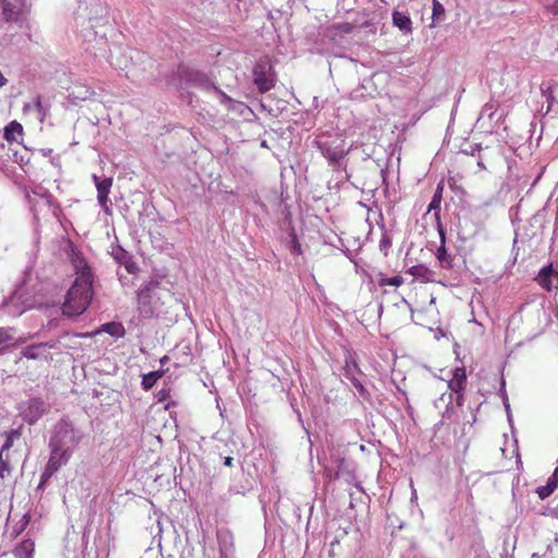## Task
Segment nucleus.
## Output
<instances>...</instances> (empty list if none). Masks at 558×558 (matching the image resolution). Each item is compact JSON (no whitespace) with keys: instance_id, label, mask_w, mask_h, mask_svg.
<instances>
[{"instance_id":"obj_1","label":"nucleus","mask_w":558,"mask_h":558,"mask_svg":"<svg viewBox=\"0 0 558 558\" xmlns=\"http://www.w3.org/2000/svg\"><path fill=\"white\" fill-rule=\"evenodd\" d=\"M94 296L93 280L77 277L66 292L62 313L68 317L82 315L89 306Z\"/></svg>"},{"instance_id":"obj_2","label":"nucleus","mask_w":558,"mask_h":558,"mask_svg":"<svg viewBox=\"0 0 558 558\" xmlns=\"http://www.w3.org/2000/svg\"><path fill=\"white\" fill-rule=\"evenodd\" d=\"M82 438V430L74 427L69 418L62 417L54 424L51 430L48 447L50 450L71 458Z\"/></svg>"},{"instance_id":"obj_3","label":"nucleus","mask_w":558,"mask_h":558,"mask_svg":"<svg viewBox=\"0 0 558 558\" xmlns=\"http://www.w3.org/2000/svg\"><path fill=\"white\" fill-rule=\"evenodd\" d=\"M314 146L327 159L333 171L342 170L345 173V179H350L345 159L348 150H345L344 142L342 140H330L329 136H319L315 140Z\"/></svg>"},{"instance_id":"obj_4","label":"nucleus","mask_w":558,"mask_h":558,"mask_svg":"<svg viewBox=\"0 0 558 558\" xmlns=\"http://www.w3.org/2000/svg\"><path fill=\"white\" fill-rule=\"evenodd\" d=\"M172 80L177 82L179 89H183L184 86H194L202 90H211L215 86V82L207 73L183 64L178 66Z\"/></svg>"},{"instance_id":"obj_5","label":"nucleus","mask_w":558,"mask_h":558,"mask_svg":"<svg viewBox=\"0 0 558 558\" xmlns=\"http://www.w3.org/2000/svg\"><path fill=\"white\" fill-rule=\"evenodd\" d=\"M160 286L157 277L142 283L136 292L137 312L142 318H151L157 314V294L156 291Z\"/></svg>"},{"instance_id":"obj_6","label":"nucleus","mask_w":558,"mask_h":558,"mask_svg":"<svg viewBox=\"0 0 558 558\" xmlns=\"http://www.w3.org/2000/svg\"><path fill=\"white\" fill-rule=\"evenodd\" d=\"M19 416L28 425H35L50 410L47 403L40 397H33L21 401L17 407Z\"/></svg>"},{"instance_id":"obj_7","label":"nucleus","mask_w":558,"mask_h":558,"mask_svg":"<svg viewBox=\"0 0 558 558\" xmlns=\"http://www.w3.org/2000/svg\"><path fill=\"white\" fill-rule=\"evenodd\" d=\"M271 69L267 60H259L253 68V81L260 93H266L274 87Z\"/></svg>"},{"instance_id":"obj_8","label":"nucleus","mask_w":558,"mask_h":558,"mask_svg":"<svg viewBox=\"0 0 558 558\" xmlns=\"http://www.w3.org/2000/svg\"><path fill=\"white\" fill-rule=\"evenodd\" d=\"M34 301L29 298H24L21 289H16L8 299L2 303V306L8 314L17 317L21 316L28 308L33 307Z\"/></svg>"},{"instance_id":"obj_9","label":"nucleus","mask_w":558,"mask_h":558,"mask_svg":"<svg viewBox=\"0 0 558 558\" xmlns=\"http://www.w3.org/2000/svg\"><path fill=\"white\" fill-rule=\"evenodd\" d=\"M360 373L361 371L357 366L355 354L348 353L344 359L342 376L355 387L363 398H365L368 393L364 385L357 378V374Z\"/></svg>"},{"instance_id":"obj_10","label":"nucleus","mask_w":558,"mask_h":558,"mask_svg":"<svg viewBox=\"0 0 558 558\" xmlns=\"http://www.w3.org/2000/svg\"><path fill=\"white\" fill-rule=\"evenodd\" d=\"M23 0H0V22L17 23L21 16Z\"/></svg>"},{"instance_id":"obj_11","label":"nucleus","mask_w":558,"mask_h":558,"mask_svg":"<svg viewBox=\"0 0 558 558\" xmlns=\"http://www.w3.org/2000/svg\"><path fill=\"white\" fill-rule=\"evenodd\" d=\"M92 179L97 189V201L99 206L105 213H109V193L112 187L113 179L107 177L100 178L95 173L92 175Z\"/></svg>"},{"instance_id":"obj_12","label":"nucleus","mask_w":558,"mask_h":558,"mask_svg":"<svg viewBox=\"0 0 558 558\" xmlns=\"http://www.w3.org/2000/svg\"><path fill=\"white\" fill-rule=\"evenodd\" d=\"M70 262L77 277H86V279L93 280L92 269L84 255L76 250L72 242H70Z\"/></svg>"},{"instance_id":"obj_13","label":"nucleus","mask_w":558,"mask_h":558,"mask_svg":"<svg viewBox=\"0 0 558 558\" xmlns=\"http://www.w3.org/2000/svg\"><path fill=\"white\" fill-rule=\"evenodd\" d=\"M111 256L118 264L124 266L129 274L134 275L140 270L132 255L120 245L112 247Z\"/></svg>"},{"instance_id":"obj_14","label":"nucleus","mask_w":558,"mask_h":558,"mask_svg":"<svg viewBox=\"0 0 558 558\" xmlns=\"http://www.w3.org/2000/svg\"><path fill=\"white\" fill-rule=\"evenodd\" d=\"M437 231L439 234L440 245L436 251V258L442 268L451 269L453 267V258L446 248V231L442 227V223H439V226H437Z\"/></svg>"},{"instance_id":"obj_15","label":"nucleus","mask_w":558,"mask_h":558,"mask_svg":"<svg viewBox=\"0 0 558 558\" xmlns=\"http://www.w3.org/2000/svg\"><path fill=\"white\" fill-rule=\"evenodd\" d=\"M541 93L547 101V112L558 107V82L554 80L545 81L541 84Z\"/></svg>"},{"instance_id":"obj_16","label":"nucleus","mask_w":558,"mask_h":558,"mask_svg":"<svg viewBox=\"0 0 558 558\" xmlns=\"http://www.w3.org/2000/svg\"><path fill=\"white\" fill-rule=\"evenodd\" d=\"M558 276V271L554 268L553 264H548L541 268L536 281L545 290L551 291L554 288L553 280Z\"/></svg>"},{"instance_id":"obj_17","label":"nucleus","mask_w":558,"mask_h":558,"mask_svg":"<svg viewBox=\"0 0 558 558\" xmlns=\"http://www.w3.org/2000/svg\"><path fill=\"white\" fill-rule=\"evenodd\" d=\"M70 460V457L62 453L50 450L49 460L45 466L44 472L52 476L62 465H65Z\"/></svg>"},{"instance_id":"obj_18","label":"nucleus","mask_w":558,"mask_h":558,"mask_svg":"<svg viewBox=\"0 0 558 558\" xmlns=\"http://www.w3.org/2000/svg\"><path fill=\"white\" fill-rule=\"evenodd\" d=\"M70 460V457L62 453L50 450L49 460L45 466L44 472L52 476L62 465H65Z\"/></svg>"},{"instance_id":"obj_19","label":"nucleus","mask_w":558,"mask_h":558,"mask_svg":"<svg viewBox=\"0 0 558 558\" xmlns=\"http://www.w3.org/2000/svg\"><path fill=\"white\" fill-rule=\"evenodd\" d=\"M219 555L234 554L233 535L228 530L217 531Z\"/></svg>"},{"instance_id":"obj_20","label":"nucleus","mask_w":558,"mask_h":558,"mask_svg":"<svg viewBox=\"0 0 558 558\" xmlns=\"http://www.w3.org/2000/svg\"><path fill=\"white\" fill-rule=\"evenodd\" d=\"M392 24L404 35L412 34V21L407 12L395 10L392 12Z\"/></svg>"},{"instance_id":"obj_21","label":"nucleus","mask_w":558,"mask_h":558,"mask_svg":"<svg viewBox=\"0 0 558 558\" xmlns=\"http://www.w3.org/2000/svg\"><path fill=\"white\" fill-rule=\"evenodd\" d=\"M558 486V465L555 468L553 474L548 477L547 482L543 486L536 488V494L539 499H546L549 497Z\"/></svg>"},{"instance_id":"obj_22","label":"nucleus","mask_w":558,"mask_h":558,"mask_svg":"<svg viewBox=\"0 0 558 558\" xmlns=\"http://www.w3.org/2000/svg\"><path fill=\"white\" fill-rule=\"evenodd\" d=\"M35 550V543L31 538L23 539L13 549V555L16 558H33Z\"/></svg>"},{"instance_id":"obj_23","label":"nucleus","mask_w":558,"mask_h":558,"mask_svg":"<svg viewBox=\"0 0 558 558\" xmlns=\"http://www.w3.org/2000/svg\"><path fill=\"white\" fill-rule=\"evenodd\" d=\"M409 274H411L413 277L422 280L423 282L435 281V279H434L435 272L423 264L412 266L409 269Z\"/></svg>"},{"instance_id":"obj_24","label":"nucleus","mask_w":558,"mask_h":558,"mask_svg":"<svg viewBox=\"0 0 558 558\" xmlns=\"http://www.w3.org/2000/svg\"><path fill=\"white\" fill-rule=\"evenodd\" d=\"M441 197H442V185L438 184V186L432 197V201L428 205V210H427L428 213L434 211V216H435L437 226H439V223H441V220H440Z\"/></svg>"},{"instance_id":"obj_25","label":"nucleus","mask_w":558,"mask_h":558,"mask_svg":"<svg viewBox=\"0 0 558 558\" xmlns=\"http://www.w3.org/2000/svg\"><path fill=\"white\" fill-rule=\"evenodd\" d=\"M4 138L10 142H19V137L23 136V126L17 121H11L5 128H4Z\"/></svg>"},{"instance_id":"obj_26","label":"nucleus","mask_w":558,"mask_h":558,"mask_svg":"<svg viewBox=\"0 0 558 558\" xmlns=\"http://www.w3.org/2000/svg\"><path fill=\"white\" fill-rule=\"evenodd\" d=\"M47 347L52 348L53 345H50L47 342L31 344L23 349L22 354L28 360H37L43 355V352Z\"/></svg>"},{"instance_id":"obj_27","label":"nucleus","mask_w":558,"mask_h":558,"mask_svg":"<svg viewBox=\"0 0 558 558\" xmlns=\"http://www.w3.org/2000/svg\"><path fill=\"white\" fill-rule=\"evenodd\" d=\"M163 375H165L163 369L153 371L147 374H144L142 376V381H141L142 389L145 391H149L156 385L158 379H160Z\"/></svg>"},{"instance_id":"obj_28","label":"nucleus","mask_w":558,"mask_h":558,"mask_svg":"<svg viewBox=\"0 0 558 558\" xmlns=\"http://www.w3.org/2000/svg\"><path fill=\"white\" fill-rule=\"evenodd\" d=\"M101 330L114 338H121L125 335L124 326L118 322H110L104 324L101 326Z\"/></svg>"},{"instance_id":"obj_29","label":"nucleus","mask_w":558,"mask_h":558,"mask_svg":"<svg viewBox=\"0 0 558 558\" xmlns=\"http://www.w3.org/2000/svg\"><path fill=\"white\" fill-rule=\"evenodd\" d=\"M219 98L220 104L225 105L228 110L234 108L235 100L228 96L223 90H221L218 86H214L211 89Z\"/></svg>"},{"instance_id":"obj_30","label":"nucleus","mask_w":558,"mask_h":558,"mask_svg":"<svg viewBox=\"0 0 558 558\" xmlns=\"http://www.w3.org/2000/svg\"><path fill=\"white\" fill-rule=\"evenodd\" d=\"M31 515L29 513H25L20 521L13 526L11 535L13 537H17L20 534H22L27 525L29 524Z\"/></svg>"},{"instance_id":"obj_31","label":"nucleus","mask_w":558,"mask_h":558,"mask_svg":"<svg viewBox=\"0 0 558 558\" xmlns=\"http://www.w3.org/2000/svg\"><path fill=\"white\" fill-rule=\"evenodd\" d=\"M4 435L5 440L0 448L7 452L12 448L14 440L21 436V433L19 429H11L10 432H5Z\"/></svg>"},{"instance_id":"obj_32","label":"nucleus","mask_w":558,"mask_h":558,"mask_svg":"<svg viewBox=\"0 0 558 558\" xmlns=\"http://www.w3.org/2000/svg\"><path fill=\"white\" fill-rule=\"evenodd\" d=\"M289 236H290L289 250H290L291 254H294V255L301 254L302 247H301L296 232L293 227L291 228V230L289 232Z\"/></svg>"},{"instance_id":"obj_33","label":"nucleus","mask_w":558,"mask_h":558,"mask_svg":"<svg viewBox=\"0 0 558 558\" xmlns=\"http://www.w3.org/2000/svg\"><path fill=\"white\" fill-rule=\"evenodd\" d=\"M34 106H35L38 114L40 116V120L43 121L49 112L50 105L45 104L41 96H37L35 98Z\"/></svg>"},{"instance_id":"obj_34","label":"nucleus","mask_w":558,"mask_h":558,"mask_svg":"<svg viewBox=\"0 0 558 558\" xmlns=\"http://www.w3.org/2000/svg\"><path fill=\"white\" fill-rule=\"evenodd\" d=\"M445 19V8L437 0H433V21L441 22Z\"/></svg>"},{"instance_id":"obj_35","label":"nucleus","mask_w":558,"mask_h":558,"mask_svg":"<svg viewBox=\"0 0 558 558\" xmlns=\"http://www.w3.org/2000/svg\"><path fill=\"white\" fill-rule=\"evenodd\" d=\"M391 245H392L391 236L387 232H384L381 234V238H380V241H379V250H380V252H383L384 255L387 256Z\"/></svg>"},{"instance_id":"obj_36","label":"nucleus","mask_w":558,"mask_h":558,"mask_svg":"<svg viewBox=\"0 0 558 558\" xmlns=\"http://www.w3.org/2000/svg\"><path fill=\"white\" fill-rule=\"evenodd\" d=\"M402 283H403V278L401 276L380 278L378 281V284L380 287H385V286L400 287Z\"/></svg>"},{"instance_id":"obj_37","label":"nucleus","mask_w":558,"mask_h":558,"mask_svg":"<svg viewBox=\"0 0 558 558\" xmlns=\"http://www.w3.org/2000/svg\"><path fill=\"white\" fill-rule=\"evenodd\" d=\"M547 13L558 15V0H539Z\"/></svg>"},{"instance_id":"obj_38","label":"nucleus","mask_w":558,"mask_h":558,"mask_svg":"<svg viewBox=\"0 0 558 558\" xmlns=\"http://www.w3.org/2000/svg\"><path fill=\"white\" fill-rule=\"evenodd\" d=\"M457 418V411L454 409V407L451 404V402H449L446 407V410L442 412V421L441 423L444 424L445 421H454Z\"/></svg>"},{"instance_id":"obj_39","label":"nucleus","mask_w":558,"mask_h":558,"mask_svg":"<svg viewBox=\"0 0 558 558\" xmlns=\"http://www.w3.org/2000/svg\"><path fill=\"white\" fill-rule=\"evenodd\" d=\"M498 393L502 400L506 412H509L510 403H509L508 395L506 391V380L504 379V377H501L500 389H499Z\"/></svg>"},{"instance_id":"obj_40","label":"nucleus","mask_w":558,"mask_h":558,"mask_svg":"<svg viewBox=\"0 0 558 558\" xmlns=\"http://www.w3.org/2000/svg\"><path fill=\"white\" fill-rule=\"evenodd\" d=\"M465 384L466 381H463V380H456V379H451L449 383H448V387L451 389L452 392L454 393H463L464 392V389H465Z\"/></svg>"},{"instance_id":"obj_41","label":"nucleus","mask_w":558,"mask_h":558,"mask_svg":"<svg viewBox=\"0 0 558 558\" xmlns=\"http://www.w3.org/2000/svg\"><path fill=\"white\" fill-rule=\"evenodd\" d=\"M43 199L49 208H52V214L57 216V210L59 209V207L57 205L56 198L50 193L46 192L43 194Z\"/></svg>"},{"instance_id":"obj_42","label":"nucleus","mask_w":558,"mask_h":558,"mask_svg":"<svg viewBox=\"0 0 558 558\" xmlns=\"http://www.w3.org/2000/svg\"><path fill=\"white\" fill-rule=\"evenodd\" d=\"M12 472V468L8 459L0 462V480H4Z\"/></svg>"},{"instance_id":"obj_43","label":"nucleus","mask_w":558,"mask_h":558,"mask_svg":"<svg viewBox=\"0 0 558 558\" xmlns=\"http://www.w3.org/2000/svg\"><path fill=\"white\" fill-rule=\"evenodd\" d=\"M494 114L495 106L493 104H486L481 110L480 119L487 117L489 120H492Z\"/></svg>"},{"instance_id":"obj_44","label":"nucleus","mask_w":558,"mask_h":558,"mask_svg":"<svg viewBox=\"0 0 558 558\" xmlns=\"http://www.w3.org/2000/svg\"><path fill=\"white\" fill-rule=\"evenodd\" d=\"M452 379L466 381L465 368L464 367H456L453 371Z\"/></svg>"},{"instance_id":"obj_45","label":"nucleus","mask_w":558,"mask_h":558,"mask_svg":"<svg viewBox=\"0 0 558 558\" xmlns=\"http://www.w3.org/2000/svg\"><path fill=\"white\" fill-rule=\"evenodd\" d=\"M482 149L481 144H476L475 146H470V148L463 149V153L474 155L475 151H480Z\"/></svg>"},{"instance_id":"obj_46","label":"nucleus","mask_w":558,"mask_h":558,"mask_svg":"<svg viewBox=\"0 0 558 558\" xmlns=\"http://www.w3.org/2000/svg\"><path fill=\"white\" fill-rule=\"evenodd\" d=\"M10 340L11 337L7 333V331L0 328V344L7 343Z\"/></svg>"},{"instance_id":"obj_47","label":"nucleus","mask_w":558,"mask_h":558,"mask_svg":"<svg viewBox=\"0 0 558 558\" xmlns=\"http://www.w3.org/2000/svg\"><path fill=\"white\" fill-rule=\"evenodd\" d=\"M234 459L232 457H225L223 458V464L228 468L233 466Z\"/></svg>"},{"instance_id":"obj_48","label":"nucleus","mask_w":558,"mask_h":558,"mask_svg":"<svg viewBox=\"0 0 558 558\" xmlns=\"http://www.w3.org/2000/svg\"><path fill=\"white\" fill-rule=\"evenodd\" d=\"M464 400L463 393H456L457 407H462Z\"/></svg>"},{"instance_id":"obj_49","label":"nucleus","mask_w":558,"mask_h":558,"mask_svg":"<svg viewBox=\"0 0 558 558\" xmlns=\"http://www.w3.org/2000/svg\"><path fill=\"white\" fill-rule=\"evenodd\" d=\"M168 393H169V392H168L166 389H161V390L159 391V401H163V400H166V397L168 396Z\"/></svg>"},{"instance_id":"obj_50","label":"nucleus","mask_w":558,"mask_h":558,"mask_svg":"<svg viewBox=\"0 0 558 558\" xmlns=\"http://www.w3.org/2000/svg\"><path fill=\"white\" fill-rule=\"evenodd\" d=\"M50 478H51V476H50L49 474L47 475V473H46V472H43V473H41V475H40V481H41L43 483H46V484H47V483H48V481H49Z\"/></svg>"},{"instance_id":"obj_51","label":"nucleus","mask_w":558,"mask_h":558,"mask_svg":"<svg viewBox=\"0 0 558 558\" xmlns=\"http://www.w3.org/2000/svg\"><path fill=\"white\" fill-rule=\"evenodd\" d=\"M291 405H292L293 411L295 412V414H296V416H298V421H299L300 423H303V421H302V414H301L300 410H299V409H296V408H294V404H293V403H291Z\"/></svg>"},{"instance_id":"obj_52","label":"nucleus","mask_w":558,"mask_h":558,"mask_svg":"<svg viewBox=\"0 0 558 558\" xmlns=\"http://www.w3.org/2000/svg\"><path fill=\"white\" fill-rule=\"evenodd\" d=\"M169 361V356L168 355H163L160 360H159V363L161 366L166 365Z\"/></svg>"},{"instance_id":"obj_53","label":"nucleus","mask_w":558,"mask_h":558,"mask_svg":"<svg viewBox=\"0 0 558 558\" xmlns=\"http://www.w3.org/2000/svg\"><path fill=\"white\" fill-rule=\"evenodd\" d=\"M507 413V418H508V422L510 425H512V414H511V409L509 408V412H506Z\"/></svg>"},{"instance_id":"obj_54","label":"nucleus","mask_w":558,"mask_h":558,"mask_svg":"<svg viewBox=\"0 0 558 558\" xmlns=\"http://www.w3.org/2000/svg\"><path fill=\"white\" fill-rule=\"evenodd\" d=\"M119 280H120V282H121L123 286H126V284H128V278H126V277L120 276V277H119Z\"/></svg>"},{"instance_id":"obj_55","label":"nucleus","mask_w":558,"mask_h":558,"mask_svg":"<svg viewBox=\"0 0 558 558\" xmlns=\"http://www.w3.org/2000/svg\"><path fill=\"white\" fill-rule=\"evenodd\" d=\"M14 158H15L16 162H20V163L24 162V157L23 156H21V158L17 159V153H14Z\"/></svg>"},{"instance_id":"obj_56","label":"nucleus","mask_w":558,"mask_h":558,"mask_svg":"<svg viewBox=\"0 0 558 558\" xmlns=\"http://www.w3.org/2000/svg\"><path fill=\"white\" fill-rule=\"evenodd\" d=\"M343 31H344L345 33H350V31H351V26H350L349 24H344V26H343Z\"/></svg>"},{"instance_id":"obj_57","label":"nucleus","mask_w":558,"mask_h":558,"mask_svg":"<svg viewBox=\"0 0 558 558\" xmlns=\"http://www.w3.org/2000/svg\"><path fill=\"white\" fill-rule=\"evenodd\" d=\"M220 558H234V554L220 555Z\"/></svg>"},{"instance_id":"obj_58","label":"nucleus","mask_w":558,"mask_h":558,"mask_svg":"<svg viewBox=\"0 0 558 558\" xmlns=\"http://www.w3.org/2000/svg\"><path fill=\"white\" fill-rule=\"evenodd\" d=\"M477 165H478V167L485 169V165L481 158L477 160Z\"/></svg>"},{"instance_id":"obj_59","label":"nucleus","mask_w":558,"mask_h":558,"mask_svg":"<svg viewBox=\"0 0 558 558\" xmlns=\"http://www.w3.org/2000/svg\"><path fill=\"white\" fill-rule=\"evenodd\" d=\"M45 485H46V483H43L41 481H39V484H38V486H37V489H38V490H39V489H44Z\"/></svg>"},{"instance_id":"obj_60","label":"nucleus","mask_w":558,"mask_h":558,"mask_svg":"<svg viewBox=\"0 0 558 558\" xmlns=\"http://www.w3.org/2000/svg\"><path fill=\"white\" fill-rule=\"evenodd\" d=\"M372 23L369 21H365L363 24H362V27L366 28L368 26H371Z\"/></svg>"},{"instance_id":"obj_61","label":"nucleus","mask_w":558,"mask_h":558,"mask_svg":"<svg viewBox=\"0 0 558 558\" xmlns=\"http://www.w3.org/2000/svg\"><path fill=\"white\" fill-rule=\"evenodd\" d=\"M4 452L5 451L0 448V462L4 460V458H3Z\"/></svg>"},{"instance_id":"obj_62","label":"nucleus","mask_w":558,"mask_h":558,"mask_svg":"<svg viewBox=\"0 0 558 558\" xmlns=\"http://www.w3.org/2000/svg\"><path fill=\"white\" fill-rule=\"evenodd\" d=\"M260 146L262 147H268L267 142L266 141H262Z\"/></svg>"},{"instance_id":"obj_63","label":"nucleus","mask_w":558,"mask_h":558,"mask_svg":"<svg viewBox=\"0 0 558 558\" xmlns=\"http://www.w3.org/2000/svg\"><path fill=\"white\" fill-rule=\"evenodd\" d=\"M286 219H290V211L287 213Z\"/></svg>"},{"instance_id":"obj_64","label":"nucleus","mask_w":558,"mask_h":558,"mask_svg":"<svg viewBox=\"0 0 558 558\" xmlns=\"http://www.w3.org/2000/svg\"><path fill=\"white\" fill-rule=\"evenodd\" d=\"M353 94H354V97H359L357 90H354Z\"/></svg>"}]
</instances>
